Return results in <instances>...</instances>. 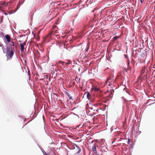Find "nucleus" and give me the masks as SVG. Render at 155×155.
I'll return each instance as SVG.
<instances>
[{
  "label": "nucleus",
  "mask_w": 155,
  "mask_h": 155,
  "mask_svg": "<svg viewBox=\"0 0 155 155\" xmlns=\"http://www.w3.org/2000/svg\"><path fill=\"white\" fill-rule=\"evenodd\" d=\"M148 71L145 69V67H143L141 69L139 78L141 79H146L147 77V72Z\"/></svg>",
  "instance_id": "nucleus-1"
},
{
  "label": "nucleus",
  "mask_w": 155,
  "mask_h": 155,
  "mask_svg": "<svg viewBox=\"0 0 155 155\" xmlns=\"http://www.w3.org/2000/svg\"><path fill=\"white\" fill-rule=\"evenodd\" d=\"M114 82L115 81L114 80L113 78H112L111 77H109L107 79L106 83L108 86L111 87V86H114Z\"/></svg>",
  "instance_id": "nucleus-2"
},
{
  "label": "nucleus",
  "mask_w": 155,
  "mask_h": 155,
  "mask_svg": "<svg viewBox=\"0 0 155 155\" xmlns=\"http://www.w3.org/2000/svg\"><path fill=\"white\" fill-rule=\"evenodd\" d=\"M11 50L10 51L9 48H6V54L7 56H9L10 58H12L14 54V51L12 50V48Z\"/></svg>",
  "instance_id": "nucleus-3"
},
{
  "label": "nucleus",
  "mask_w": 155,
  "mask_h": 155,
  "mask_svg": "<svg viewBox=\"0 0 155 155\" xmlns=\"http://www.w3.org/2000/svg\"><path fill=\"white\" fill-rule=\"evenodd\" d=\"M75 146L76 148L74 147V150L75 152V154H77L79 153L81 151V149L80 147L77 144H75Z\"/></svg>",
  "instance_id": "nucleus-4"
},
{
  "label": "nucleus",
  "mask_w": 155,
  "mask_h": 155,
  "mask_svg": "<svg viewBox=\"0 0 155 155\" xmlns=\"http://www.w3.org/2000/svg\"><path fill=\"white\" fill-rule=\"evenodd\" d=\"M26 45V42H24L20 44L19 48L20 49L21 52H23L24 51V47Z\"/></svg>",
  "instance_id": "nucleus-5"
},
{
  "label": "nucleus",
  "mask_w": 155,
  "mask_h": 155,
  "mask_svg": "<svg viewBox=\"0 0 155 155\" xmlns=\"http://www.w3.org/2000/svg\"><path fill=\"white\" fill-rule=\"evenodd\" d=\"M65 94H66L68 97H69L70 100L71 101H73V99L72 97L71 96V95L69 93V91H66L65 92Z\"/></svg>",
  "instance_id": "nucleus-6"
},
{
  "label": "nucleus",
  "mask_w": 155,
  "mask_h": 155,
  "mask_svg": "<svg viewBox=\"0 0 155 155\" xmlns=\"http://www.w3.org/2000/svg\"><path fill=\"white\" fill-rule=\"evenodd\" d=\"M92 150L94 152V153H95V154L97 153L96 148L95 145H94V146L93 147Z\"/></svg>",
  "instance_id": "nucleus-7"
},
{
  "label": "nucleus",
  "mask_w": 155,
  "mask_h": 155,
  "mask_svg": "<svg viewBox=\"0 0 155 155\" xmlns=\"http://www.w3.org/2000/svg\"><path fill=\"white\" fill-rule=\"evenodd\" d=\"M5 38L7 39V41L8 42H9L10 41V37L9 35H6L5 36Z\"/></svg>",
  "instance_id": "nucleus-8"
},
{
  "label": "nucleus",
  "mask_w": 155,
  "mask_h": 155,
  "mask_svg": "<svg viewBox=\"0 0 155 155\" xmlns=\"http://www.w3.org/2000/svg\"><path fill=\"white\" fill-rule=\"evenodd\" d=\"M0 5L3 6H6V3L5 1H2L0 2Z\"/></svg>",
  "instance_id": "nucleus-9"
},
{
  "label": "nucleus",
  "mask_w": 155,
  "mask_h": 155,
  "mask_svg": "<svg viewBox=\"0 0 155 155\" xmlns=\"http://www.w3.org/2000/svg\"><path fill=\"white\" fill-rule=\"evenodd\" d=\"M86 94L87 98L88 99H89L90 97V94L89 92H87L86 93Z\"/></svg>",
  "instance_id": "nucleus-10"
},
{
  "label": "nucleus",
  "mask_w": 155,
  "mask_h": 155,
  "mask_svg": "<svg viewBox=\"0 0 155 155\" xmlns=\"http://www.w3.org/2000/svg\"><path fill=\"white\" fill-rule=\"evenodd\" d=\"M78 78H77V77L75 78V80L76 81L77 83L79 82L80 79L79 78L78 79Z\"/></svg>",
  "instance_id": "nucleus-11"
},
{
  "label": "nucleus",
  "mask_w": 155,
  "mask_h": 155,
  "mask_svg": "<svg viewBox=\"0 0 155 155\" xmlns=\"http://www.w3.org/2000/svg\"><path fill=\"white\" fill-rule=\"evenodd\" d=\"M130 70L131 71V68L130 67H128V68L127 69H125V70L126 72H127L128 71Z\"/></svg>",
  "instance_id": "nucleus-12"
},
{
  "label": "nucleus",
  "mask_w": 155,
  "mask_h": 155,
  "mask_svg": "<svg viewBox=\"0 0 155 155\" xmlns=\"http://www.w3.org/2000/svg\"><path fill=\"white\" fill-rule=\"evenodd\" d=\"M89 45H87L86 47V48L85 49V51L87 52L89 49Z\"/></svg>",
  "instance_id": "nucleus-13"
},
{
  "label": "nucleus",
  "mask_w": 155,
  "mask_h": 155,
  "mask_svg": "<svg viewBox=\"0 0 155 155\" xmlns=\"http://www.w3.org/2000/svg\"><path fill=\"white\" fill-rule=\"evenodd\" d=\"M72 63V62L70 60H68V62L66 63V65Z\"/></svg>",
  "instance_id": "nucleus-14"
},
{
  "label": "nucleus",
  "mask_w": 155,
  "mask_h": 155,
  "mask_svg": "<svg viewBox=\"0 0 155 155\" xmlns=\"http://www.w3.org/2000/svg\"><path fill=\"white\" fill-rule=\"evenodd\" d=\"M11 46H14V43L13 41L12 42V43L11 44Z\"/></svg>",
  "instance_id": "nucleus-15"
},
{
  "label": "nucleus",
  "mask_w": 155,
  "mask_h": 155,
  "mask_svg": "<svg viewBox=\"0 0 155 155\" xmlns=\"http://www.w3.org/2000/svg\"><path fill=\"white\" fill-rule=\"evenodd\" d=\"M11 2H8L6 4V5H10L11 4Z\"/></svg>",
  "instance_id": "nucleus-16"
},
{
  "label": "nucleus",
  "mask_w": 155,
  "mask_h": 155,
  "mask_svg": "<svg viewBox=\"0 0 155 155\" xmlns=\"http://www.w3.org/2000/svg\"><path fill=\"white\" fill-rule=\"evenodd\" d=\"M28 76H30V72L29 70H28Z\"/></svg>",
  "instance_id": "nucleus-17"
},
{
  "label": "nucleus",
  "mask_w": 155,
  "mask_h": 155,
  "mask_svg": "<svg viewBox=\"0 0 155 155\" xmlns=\"http://www.w3.org/2000/svg\"><path fill=\"white\" fill-rule=\"evenodd\" d=\"M84 82L83 81L82 83V87H83L84 86Z\"/></svg>",
  "instance_id": "nucleus-18"
},
{
  "label": "nucleus",
  "mask_w": 155,
  "mask_h": 155,
  "mask_svg": "<svg viewBox=\"0 0 155 155\" xmlns=\"http://www.w3.org/2000/svg\"><path fill=\"white\" fill-rule=\"evenodd\" d=\"M44 155H48V154L45 152V153H44Z\"/></svg>",
  "instance_id": "nucleus-19"
},
{
  "label": "nucleus",
  "mask_w": 155,
  "mask_h": 155,
  "mask_svg": "<svg viewBox=\"0 0 155 155\" xmlns=\"http://www.w3.org/2000/svg\"><path fill=\"white\" fill-rule=\"evenodd\" d=\"M130 142V140L129 139L128 140L127 143H129Z\"/></svg>",
  "instance_id": "nucleus-20"
},
{
  "label": "nucleus",
  "mask_w": 155,
  "mask_h": 155,
  "mask_svg": "<svg viewBox=\"0 0 155 155\" xmlns=\"http://www.w3.org/2000/svg\"><path fill=\"white\" fill-rule=\"evenodd\" d=\"M114 38V40H115V39H116L117 38L116 37H115Z\"/></svg>",
  "instance_id": "nucleus-21"
},
{
  "label": "nucleus",
  "mask_w": 155,
  "mask_h": 155,
  "mask_svg": "<svg viewBox=\"0 0 155 155\" xmlns=\"http://www.w3.org/2000/svg\"><path fill=\"white\" fill-rule=\"evenodd\" d=\"M130 63V62H128V63L127 65H128V67H129V64Z\"/></svg>",
  "instance_id": "nucleus-22"
},
{
  "label": "nucleus",
  "mask_w": 155,
  "mask_h": 155,
  "mask_svg": "<svg viewBox=\"0 0 155 155\" xmlns=\"http://www.w3.org/2000/svg\"><path fill=\"white\" fill-rule=\"evenodd\" d=\"M140 2H141V3H143V2H142V0H141L140 1Z\"/></svg>",
  "instance_id": "nucleus-23"
}]
</instances>
